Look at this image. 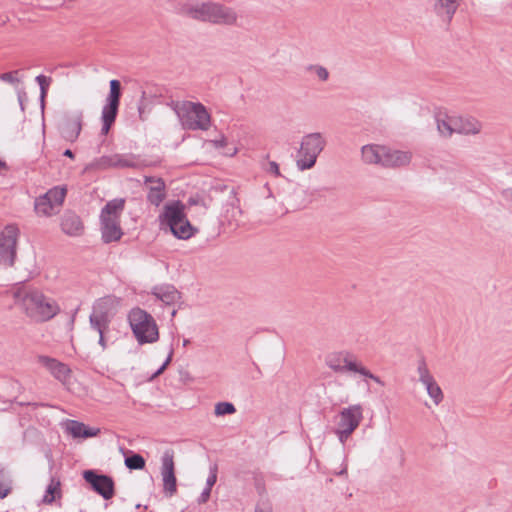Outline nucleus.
<instances>
[{"label": "nucleus", "mask_w": 512, "mask_h": 512, "mask_svg": "<svg viewBox=\"0 0 512 512\" xmlns=\"http://www.w3.org/2000/svg\"><path fill=\"white\" fill-rule=\"evenodd\" d=\"M11 296L15 307L36 323L49 321L60 312L57 302L36 288L19 285L11 289Z\"/></svg>", "instance_id": "1"}, {"label": "nucleus", "mask_w": 512, "mask_h": 512, "mask_svg": "<svg viewBox=\"0 0 512 512\" xmlns=\"http://www.w3.org/2000/svg\"><path fill=\"white\" fill-rule=\"evenodd\" d=\"M180 14L190 19L220 26H237L238 12L230 6L215 1H196L183 3Z\"/></svg>", "instance_id": "2"}, {"label": "nucleus", "mask_w": 512, "mask_h": 512, "mask_svg": "<svg viewBox=\"0 0 512 512\" xmlns=\"http://www.w3.org/2000/svg\"><path fill=\"white\" fill-rule=\"evenodd\" d=\"M185 205L180 201L166 203L158 216L162 230L170 231L176 238L187 240L193 237L198 229L194 227L184 212Z\"/></svg>", "instance_id": "3"}, {"label": "nucleus", "mask_w": 512, "mask_h": 512, "mask_svg": "<svg viewBox=\"0 0 512 512\" xmlns=\"http://www.w3.org/2000/svg\"><path fill=\"white\" fill-rule=\"evenodd\" d=\"M171 107L184 129L193 131L209 129L211 118L203 104L192 101H176L171 103Z\"/></svg>", "instance_id": "4"}, {"label": "nucleus", "mask_w": 512, "mask_h": 512, "mask_svg": "<svg viewBox=\"0 0 512 512\" xmlns=\"http://www.w3.org/2000/svg\"><path fill=\"white\" fill-rule=\"evenodd\" d=\"M124 203L123 199H113L101 211V233L105 243L118 241L123 235L120 216L124 209Z\"/></svg>", "instance_id": "5"}, {"label": "nucleus", "mask_w": 512, "mask_h": 512, "mask_svg": "<svg viewBox=\"0 0 512 512\" xmlns=\"http://www.w3.org/2000/svg\"><path fill=\"white\" fill-rule=\"evenodd\" d=\"M325 146L326 140L320 132L303 136L297 153V168L301 171L313 168Z\"/></svg>", "instance_id": "6"}, {"label": "nucleus", "mask_w": 512, "mask_h": 512, "mask_svg": "<svg viewBox=\"0 0 512 512\" xmlns=\"http://www.w3.org/2000/svg\"><path fill=\"white\" fill-rule=\"evenodd\" d=\"M131 329L140 344L153 343L159 338L158 327L153 317L140 308H134L128 315Z\"/></svg>", "instance_id": "7"}, {"label": "nucleus", "mask_w": 512, "mask_h": 512, "mask_svg": "<svg viewBox=\"0 0 512 512\" xmlns=\"http://www.w3.org/2000/svg\"><path fill=\"white\" fill-rule=\"evenodd\" d=\"M363 420V408L360 404L343 408L335 417L334 434L344 445Z\"/></svg>", "instance_id": "8"}, {"label": "nucleus", "mask_w": 512, "mask_h": 512, "mask_svg": "<svg viewBox=\"0 0 512 512\" xmlns=\"http://www.w3.org/2000/svg\"><path fill=\"white\" fill-rule=\"evenodd\" d=\"M113 300L109 297L101 298L96 301L90 314V327L99 335L98 343L102 350L107 348L106 333L111 322V308Z\"/></svg>", "instance_id": "9"}, {"label": "nucleus", "mask_w": 512, "mask_h": 512, "mask_svg": "<svg viewBox=\"0 0 512 512\" xmlns=\"http://www.w3.org/2000/svg\"><path fill=\"white\" fill-rule=\"evenodd\" d=\"M66 192L65 187L57 186L38 197L34 205L37 215L50 217L57 214L64 202Z\"/></svg>", "instance_id": "10"}, {"label": "nucleus", "mask_w": 512, "mask_h": 512, "mask_svg": "<svg viewBox=\"0 0 512 512\" xmlns=\"http://www.w3.org/2000/svg\"><path fill=\"white\" fill-rule=\"evenodd\" d=\"M121 97V85L120 82L116 79L110 81V92L106 99V104L104 105L101 113L102 120V128L101 134H108L111 126L115 122L119 103Z\"/></svg>", "instance_id": "11"}, {"label": "nucleus", "mask_w": 512, "mask_h": 512, "mask_svg": "<svg viewBox=\"0 0 512 512\" xmlns=\"http://www.w3.org/2000/svg\"><path fill=\"white\" fill-rule=\"evenodd\" d=\"M19 229L7 225L0 233V265L10 267L14 264L17 252Z\"/></svg>", "instance_id": "12"}, {"label": "nucleus", "mask_w": 512, "mask_h": 512, "mask_svg": "<svg viewBox=\"0 0 512 512\" xmlns=\"http://www.w3.org/2000/svg\"><path fill=\"white\" fill-rule=\"evenodd\" d=\"M326 366L335 373L357 374L361 362L348 351H338L328 354L325 358Z\"/></svg>", "instance_id": "13"}, {"label": "nucleus", "mask_w": 512, "mask_h": 512, "mask_svg": "<svg viewBox=\"0 0 512 512\" xmlns=\"http://www.w3.org/2000/svg\"><path fill=\"white\" fill-rule=\"evenodd\" d=\"M161 477L163 492L167 497H172L177 492V480L175 476L174 451L166 449L161 456Z\"/></svg>", "instance_id": "14"}, {"label": "nucleus", "mask_w": 512, "mask_h": 512, "mask_svg": "<svg viewBox=\"0 0 512 512\" xmlns=\"http://www.w3.org/2000/svg\"><path fill=\"white\" fill-rule=\"evenodd\" d=\"M417 374L419 382L425 387L427 394L433 403L438 406L444 399V394L437 384L434 376L431 374L424 359L418 361Z\"/></svg>", "instance_id": "15"}, {"label": "nucleus", "mask_w": 512, "mask_h": 512, "mask_svg": "<svg viewBox=\"0 0 512 512\" xmlns=\"http://www.w3.org/2000/svg\"><path fill=\"white\" fill-rule=\"evenodd\" d=\"M83 125V112L81 110L66 113L60 123L61 136L69 142H74L79 137Z\"/></svg>", "instance_id": "16"}, {"label": "nucleus", "mask_w": 512, "mask_h": 512, "mask_svg": "<svg viewBox=\"0 0 512 512\" xmlns=\"http://www.w3.org/2000/svg\"><path fill=\"white\" fill-rule=\"evenodd\" d=\"M83 477L104 499L108 500L113 497L114 482L111 477L98 475L92 470L84 471Z\"/></svg>", "instance_id": "17"}, {"label": "nucleus", "mask_w": 512, "mask_h": 512, "mask_svg": "<svg viewBox=\"0 0 512 512\" xmlns=\"http://www.w3.org/2000/svg\"><path fill=\"white\" fill-rule=\"evenodd\" d=\"M412 156L410 151L396 150L385 146L382 167L392 169L406 167L410 164Z\"/></svg>", "instance_id": "18"}, {"label": "nucleus", "mask_w": 512, "mask_h": 512, "mask_svg": "<svg viewBox=\"0 0 512 512\" xmlns=\"http://www.w3.org/2000/svg\"><path fill=\"white\" fill-rule=\"evenodd\" d=\"M39 363L62 384L66 385L69 382L71 370L66 364L48 356H40Z\"/></svg>", "instance_id": "19"}, {"label": "nucleus", "mask_w": 512, "mask_h": 512, "mask_svg": "<svg viewBox=\"0 0 512 512\" xmlns=\"http://www.w3.org/2000/svg\"><path fill=\"white\" fill-rule=\"evenodd\" d=\"M385 145L366 144L361 147V161L366 165L382 167Z\"/></svg>", "instance_id": "20"}, {"label": "nucleus", "mask_w": 512, "mask_h": 512, "mask_svg": "<svg viewBox=\"0 0 512 512\" xmlns=\"http://www.w3.org/2000/svg\"><path fill=\"white\" fill-rule=\"evenodd\" d=\"M434 13L446 22H450L456 13L460 0H431Z\"/></svg>", "instance_id": "21"}, {"label": "nucleus", "mask_w": 512, "mask_h": 512, "mask_svg": "<svg viewBox=\"0 0 512 512\" xmlns=\"http://www.w3.org/2000/svg\"><path fill=\"white\" fill-rule=\"evenodd\" d=\"M151 293L157 300L167 306H173L180 300V293L178 290L169 284L155 286Z\"/></svg>", "instance_id": "22"}, {"label": "nucleus", "mask_w": 512, "mask_h": 512, "mask_svg": "<svg viewBox=\"0 0 512 512\" xmlns=\"http://www.w3.org/2000/svg\"><path fill=\"white\" fill-rule=\"evenodd\" d=\"M61 229L69 236H79L84 230L83 223L74 212L67 211L61 219Z\"/></svg>", "instance_id": "23"}, {"label": "nucleus", "mask_w": 512, "mask_h": 512, "mask_svg": "<svg viewBox=\"0 0 512 512\" xmlns=\"http://www.w3.org/2000/svg\"><path fill=\"white\" fill-rule=\"evenodd\" d=\"M150 183L149 192L147 195L148 201L159 206L165 199V183L161 178L145 177V184Z\"/></svg>", "instance_id": "24"}, {"label": "nucleus", "mask_w": 512, "mask_h": 512, "mask_svg": "<svg viewBox=\"0 0 512 512\" xmlns=\"http://www.w3.org/2000/svg\"><path fill=\"white\" fill-rule=\"evenodd\" d=\"M436 124L441 136L450 137L456 133L457 116L439 113L436 116Z\"/></svg>", "instance_id": "25"}, {"label": "nucleus", "mask_w": 512, "mask_h": 512, "mask_svg": "<svg viewBox=\"0 0 512 512\" xmlns=\"http://www.w3.org/2000/svg\"><path fill=\"white\" fill-rule=\"evenodd\" d=\"M66 430L73 438H90L100 433L99 428H89L84 423L76 420L68 421Z\"/></svg>", "instance_id": "26"}, {"label": "nucleus", "mask_w": 512, "mask_h": 512, "mask_svg": "<svg viewBox=\"0 0 512 512\" xmlns=\"http://www.w3.org/2000/svg\"><path fill=\"white\" fill-rule=\"evenodd\" d=\"M481 129V123L475 118L457 116L456 133L465 135H475L480 133Z\"/></svg>", "instance_id": "27"}, {"label": "nucleus", "mask_w": 512, "mask_h": 512, "mask_svg": "<svg viewBox=\"0 0 512 512\" xmlns=\"http://www.w3.org/2000/svg\"><path fill=\"white\" fill-rule=\"evenodd\" d=\"M102 163L108 167L116 168H135L137 160L133 156L116 154L102 159Z\"/></svg>", "instance_id": "28"}, {"label": "nucleus", "mask_w": 512, "mask_h": 512, "mask_svg": "<svg viewBox=\"0 0 512 512\" xmlns=\"http://www.w3.org/2000/svg\"><path fill=\"white\" fill-rule=\"evenodd\" d=\"M61 484L59 480L52 478L46 488L45 494L42 498L44 504H52L57 498L61 497Z\"/></svg>", "instance_id": "29"}, {"label": "nucleus", "mask_w": 512, "mask_h": 512, "mask_svg": "<svg viewBox=\"0 0 512 512\" xmlns=\"http://www.w3.org/2000/svg\"><path fill=\"white\" fill-rule=\"evenodd\" d=\"M125 465L132 470H140L145 467V460L139 454H133L125 459Z\"/></svg>", "instance_id": "30"}, {"label": "nucleus", "mask_w": 512, "mask_h": 512, "mask_svg": "<svg viewBox=\"0 0 512 512\" xmlns=\"http://www.w3.org/2000/svg\"><path fill=\"white\" fill-rule=\"evenodd\" d=\"M358 375H360L361 377H363L364 381L366 382L367 379H370L372 381H374L375 383L381 385V386H384V382L378 377L376 376L375 374H373L368 368H366L362 363L358 369V372H357Z\"/></svg>", "instance_id": "31"}, {"label": "nucleus", "mask_w": 512, "mask_h": 512, "mask_svg": "<svg viewBox=\"0 0 512 512\" xmlns=\"http://www.w3.org/2000/svg\"><path fill=\"white\" fill-rule=\"evenodd\" d=\"M236 411L234 405L229 402H219L215 405V414L223 416L226 414H233Z\"/></svg>", "instance_id": "32"}, {"label": "nucleus", "mask_w": 512, "mask_h": 512, "mask_svg": "<svg viewBox=\"0 0 512 512\" xmlns=\"http://www.w3.org/2000/svg\"><path fill=\"white\" fill-rule=\"evenodd\" d=\"M36 81L37 83L39 84L40 86V90H41V99L43 100L44 97L46 96L47 94V90H48V87L51 83V78L49 77H46L44 75H38L36 77Z\"/></svg>", "instance_id": "33"}, {"label": "nucleus", "mask_w": 512, "mask_h": 512, "mask_svg": "<svg viewBox=\"0 0 512 512\" xmlns=\"http://www.w3.org/2000/svg\"><path fill=\"white\" fill-rule=\"evenodd\" d=\"M17 74H18V71L3 73L0 75V80H2L3 82L10 83V84L18 83L19 80L16 77Z\"/></svg>", "instance_id": "34"}, {"label": "nucleus", "mask_w": 512, "mask_h": 512, "mask_svg": "<svg viewBox=\"0 0 512 512\" xmlns=\"http://www.w3.org/2000/svg\"><path fill=\"white\" fill-rule=\"evenodd\" d=\"M311 69L314 70L315 74L321 81H326L328 79L329 72L325 67L316 65V66L311 67Z\"/></svg>", "instance_id": "35"}, {"label": "nucleus", "mask_w": 512, "mask_h": 512, "mask_svg": "<svg viewBox=\"0 0 512 512\" xmlns=\"http://www.w3.org/2000/svg\"><path fill=\"white\" fill-rule=\"evenodd\" d=\"M216 481H217V466L214 465L213 467L210 468V474L206 481V487H209L210 489H212V487L214 486Z\"/></svg>", "instance_id": "36"}, {"label": "nucleus", "mask_w": 512, "mask_h": 512, "mask_svg": "<svg viewBox=\"0 0 512 512\" xmlns=\"http://www.w3.org/2000/svg\"><path fill=\"white\" fill-rule=\"evenodd\" d=\"M266 171L271 173V174H273L274 176H279L280 175L279 165L276 162H274V161H270L267 164Z\"/></svg>", "instance_id": "37"}, {"label": "nucleus", "mask_w": 512, "mask_h": 512, "mask_svg": "<svg viewBox=\"0 0 512 512\" xmlns=\"http://www.w3.org/2000/svg\"><path fill=\"white\" fill-rule=\"evenodd\" d=\"M11 491V486L9 484L0 482V499L5 498Z\"/></svg>", "instance_id": "38"}, {"label": "nucleus", "mask_w": 512, "mask_h": 512, "mask_svg": "<svg viewBox=\"0 0 512 512\" xmlns=\"http://www.w3.org/2000/svg\"><path fill=\"white\" fill-rule=\"evenodd\" d=\"M171 358H172V352H170L169 356L167 357L166 361L162 364V366L153 374L152 378H155L164 372L167 365L170 363Z\"/></svg>", "instance_id": "39"}, {"label": "nucleus", "mask_w": 512, "mask_h": 512, "mask_svg": "<svg viewBox=\"0 0 512 512\" xmlns=\"http://www.w3.org/2000/svg\"><path fill=\"white\" fill-rule=\"evenodd\" d=\"M210 493H211V489L209 487H206L202 491V493L198 499L199 503H206L210 497Z\"/></svg>", "instance_id": "40"}, {"label": "nucleus", "mask_w": 512, "mask_h": 512, "mask_svg": "<svg viewBox=\"0 0 512 512\" xmlns=\"http://www.w3.org/2000/svg\"><path fill=\"white\" fill-rule=\"evenodd\" d=\"M255 512H271V507L268 504L257 505Z\"/></svg>", "instance_id": "41"}, {"label": "nucleus", "mask_w": 512, "mask_h": 512, "mask_svg": "<svg viewBox=\"0 0 512 512\" xmlns=\"http://www.w3.org/2000/svg\"><path fill=\"white\" fill-rule=\"evenodd\" d=\"M227 141L225 138H221L219 140H214L213 144L216 148H222L226 145Z\"/></svg>", "instance_id": "42"}, {"label": "nucleus", "mask_w": 512, "mask_h": 512, "mask_svg": "<svg viewBox=\"0 0 512 512\" xmlns=\"http://www.w3.org/2000/svg\"><path fill=\"white\" fill-rule=\"evenodd\" d=\"M64 156H67L69 158H73L74 154H73V152L70 149H67V150L64 151Z\"/></svg>", "instance_id": "43"}, {"label": "nucleus", "mask_w": 512, "mask_h": 512, "mask_svg": "<svg viewBox=\"0 0 512 512\" xmlns=\"http://www.w3.org/2000/svg\"><path fill=\"white\" fill-rule=\"evenodd\" d=\"M506 196L512 201V189L506 191Z\"/></svg>", "instance_id": "44"}, {"label": "nucleus", "mask_w": 512, "mask_h": 512, "mask_svg": "<svg viewBox=\"0 0 512 512\" xmlns=\"http://www.w3.org/2000/svg\"><path fill=\"white\" fill-rule=\"evenodd\" d=\"M347 473V466H345L340 472L339 475H344Z\"/></svg>", "instance_id": "45"}, {"label": "nucleus", "mask_w": 512, "mask_h": 512, "mask_svg": "<svg viewBox=\"0 0 512 512\" xmlns=\"http://www.w3.org/2000/svg\"><path fill=\"white\" fill-rule=\"evenodd\" d=\"M235 213H237V214H241L242 212H241V210H240L239 208H236V209H235Z\"/></svg>", "instance_id": "46"}, {"label": "nucleus", "mask_w": 512, "mask_h": 512, "mask_svg": "<svg viewBox=\"0 0 512 512\" xmlns=\"http://www.w3.org/2000/svg\"><path fill=\"white\" fill-rule=\"evenodd\" d=\"M176 315V310L173 309L172 312H171V316L174 317Z\"/></svg>", "instance_id": "47"}, {"label": "nucleus", "mask_w": 512, "mask_h": 512, "mask_svg": "<svg viewBox=\"0 0 512 512\" xmlns=\"http://www.w3.org/2000/svg\"><path fill=\"white\" fill-rule=\"evenodd\" d=\"M4 167H5V164L2 161H0V168H4Z\"/></svg>", "instance_id": "48"}, {"label": "nucleus", "mask_w": 512, "mask_h": 512, "mask_svg": "<svg viewBox=\"0 0 512 512\" xmlns=\"http://www.w3.org/2000/svg\"><path fill=\"white\" fill-rule=\"evenodd\" d=\"M236 153V149H233V151L231 153H229V155H234Z\"/></svg>", "instance_id": "49"}]
</instances>
